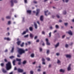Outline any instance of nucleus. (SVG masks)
Here are the masks:
<instances>
[{
  "mask_svg": "<svg viewBox=\"0 0 74 74\" xmlns=\"http://www.w3.org/2000/svg\"><path fill=\"white\" fill-rule=\"evenodd\" d=\"M6 68L7 70H10L11 68V62H8L6 64Z\"/></svg>",
  "mask_w": 74,
  "mask_h": 74,
  "instance_id": "1",
  "label": "nucleus"
},
{
  "mask_svg": "<svg viewBox=\"0 0 74 74\" xmlns=\"http://www.w3.org/2000/svg\"><path fill=\"white\" fill-rule=\"evenodd\" d=\"M18 53L20 55H21L22 53H25V50H23V49H19L18 51Z\"/></svg>",
  "mask_w": 74,
  "mask_h": 74,
  "instance_id": "2",
  "label": "nucleus"
},
{
  "mask_svg": "<svg viewBox=\"0 0 74 74\" xmlns=\"http://www.w3.org/2000/svg\"><path fill=\"white\" fill-rule=\"evenodd\" d=\"M16 60L17 61H19V62L18 63V64L19 65H20L21 64V59H19L18 58H16Z\"/></svg>",
  "mask_w": 74,
  "mask_h": 74,
  "instance_id": "3",
  "label": "nucleus"
},
{
  "mask_svg": "<svg viewBox=\"0 0 74 74\" xmlns=\"http://www.w3.org/2000/svg\"><path fill=\"white\" fill-rule=\"evenodd\" d=\"M18 71L19 73H22V72L23 71V70L20 69H18Z\"/></svg>",
  "mask_w": 74,
  "mask_h": 74,
  "instance_id": "4",
  "label": "nucleus"
},
{
  "mask_svg": "<svg viewBox=\"0 0 74 74\" xmlns=\"http://www.w3.org/2000/svg\"><path fill=\"white\" fill-rule=\"evenodd\" d=\"M46 44L47 45H50V43H49L48 42V39L47 38L46 39Z\"/></svg>",
  "mask_w": 74,
  "mask_h": 74,
  "instance_id": "5",
  "label": "nucleus"
},
{
  "mask_svg": "<svg viewBox=\"0 0 74 74\" xmlns=\"http://www.w3.org/2000/svg\"><path fill=\"white\" fill-rule=\"evenodd\" d=\"M40 19L41 21H42L44 19V16H41L40 17Z\"/></svg>",
  "mask_w": 74,
  "mask_h": 74,
  "instance_id": "6",
  "label": "nucleus"
},
{
  "mask_svg": "<svg viewBox=\"0 0 74 74\" xmlns=\"http://www.w3.org/2000/svg\"><path fill=\"white\" fill-rule=\"evenodd\" d=\"M71 66V64H70L68 68L67 69L68 71H70V70H71V67H70Z\"/></svg>",
  "mask_w": 74,
  "mask_h": 74,
  "instance_id": "7",
  "label": "nucleus"
},
{
  "mask_svg": "<svg viewBox=\"0 0 74 74\" xmlns=\"http://www.w3.org/2000/svg\"><path fill=\"white\" fill-rule=\"evenodd\" d=\"M4 39V40H8V41H10V40H11V39L9 38H5Z\"/></svg>",
  "mask_w": 74,
  "mask_h": 74,
  "instance_id": "8",
  "label": "nucleus"
},
{
  "mask_svg": "<svg viewBox=\"0 0 74 74\" xmlns=\"http://www.w3.org/2000/svg\"><path fill=\"white\" fill-rule=\"evenodd\" d=\"M40 9H37V12L36 13V15L37 16V15L39 13V12H40Z\"/></svg>",
  "mask_w": 74,
  "mask_h": 74,
  "instance_id": "9",
  "label": "nucleus"
},
{
  "mask_svg": "<svg viewBox=\"0 0 74 74\" xmlns=\"http://www.w3.org/2000/svg\"><path fill=\"white\" fill-rule=\"evenodd\" d=\"M42 61L43 62L42 63V64H45V62H44L45 61V59H44V58H42Z\"/></svg>",
  "mask_w": 74,
  "mask_h": 74,
  "instance_id": "10",
  "label": "nucleus"
},
{
  "mask_svg": "<svg viewBox=\"0 0 74 74\" xmlns=\"http://www.w3.org/2000/svg\"><path fill=\"white\" fill-rule=\"evenodd\" d=\"M68 33L70 35H72L73 34L72 33V32H71V31H69L68 32Z\"/></svg>",
  "mask_w": 74,
  "mask_h": 74,
  "instance_id": "11",
  "label": "nucleus"
},
{
  "mask_svg": "<svg viewBox=\"0 0 74 74\" xmlns=\"http://www.w3.org/2000/svg\"><path fill=\"white\" fill-rule=\"evenodd\" d=\"M10 3H11V6H12H12L14 5V4L13 3V0H12L10 1Z\"/></svg>",
  "mask_w": 74,
  "mask_h": 74,
  "instance_id": "12",
  "label": "nucleus"
},
{
  "mask_svg": "<svg viewBox=\"0 0 74 74\" xmlns=\"http://www.w3.org/2000/svg\"><path fill=\"white\" fill-rule=\"evenodd\" d=\"M34 23L35 29H37V24H36V23L35 22H34Z\"/></svg>",
  "mask_w": 74,
  "mask_h": 74,
  "instance_id": "13",
  "label": "nucleus"
},
{
  "mask_svg": "<svg viewBox=\"0 0 74 74\" xmlns=\"http://www.w3.org/2000/svg\"><path fill=\"white\" fill-rule=\"evenodd\" d=\"M66 58H71V55H66Z\"/></svg>",
  "mask_w": 74,
  "mask_h": 74,
  "instance_id": "14",
  "label": "nucleus"
},
{
  "mask_svg": "<svg viewBox=\"0 0 74 74\" xmlns=\"http://www.w3.org/2000/svg\"><path fill=\"white\" fill-rule=\"evenodd\" d=\"M2 71L4 73H7V71L4 70V69H2Z\"/></svg>",
  "mask_w": 74,
  "mask_h": 74,
  "instance_id": "15",
  "label": "nucleus"
},
{
  "mask_svg": "<svg viewBox=\"0 0 74 74\" xmlns=\"http://www.w3.org/2000/svg\"><path fill=\"white\" fill-rule=\"evenodd\" d=\"M48 10H47V11H45V15H46V16H47V15H48V14H47V13H48Z\"/></svg>",
  "mask_w": 74,
  "mask_h": 74,
  "instance_id": "16",
  "label": "nucleus"
},
{
  "mask_svg": "<svg viewBox=\"0 0 74 74\" xmlns=\"http://www.w3.org/2000/svg\"><path fill=\"white\" fill-rule=\"evenodd\" d=\"M60 72H62V73H64V70L62 69H61L60 70Z\"/></svg>",
  "mask_w": 74,
  "mask_h": 74,
  "instance_id": "17",
  "label": "nucleus"
},
{
  "mask_svg": "<svg viewBox=\"0 0 74 74\" xmlns=\"http://www.w3.org/2000/svg\"><path fill=\"white\" fill-rule=\"evenodd\" d=\"M15 62L16 61L15 60H14L13 61L12 63L14 66H15Z\"/></svg>",
  "mask_w": 74,
  "mask_h": 74,
  "instance_id": "18",
  "label": "nucleus"
},
{
  "mask_svg": "<svg viewBox=\"0 0 74 74\" xmlns=\"http://www.w3.org/2000/svg\"><path fill=\"white\" fill-rule=\"evenodd\" d=\"M59 43H57V44L55 45V47L56 48V47H58V46H59Z\"/></svg>",
  "mask_w": 74,
  "mask_h": 74,
  "instance_id": "19",
  "label": "nucleus"
},
{
  "mask_svg": "<svg viewBox=\"0 0 74 74\" xmlns=\"http://www.w3.org/2000/svg\"><path fill=\"white\" fill-rule=\"evenodd\" d=\"M27 13H29V14H31V12H32V11H31V10H28L27 11Z\"/></svg>",
  "mask_w": 74,
  "mask_h": 74,
  "instance_id": "20",
  "label": "nucleus"
},
{
  "mask_svg": "<svg viewBox=\"0 0 74 74\" xmlns=\"http://www.w3.org/2000/svg\"><path fill=\"white\" fill-rule=\"evenodd\" d=\"M14 47H13L12 48V49L11 50V52H12L14 51Z\"/></svg>",
  "mask_w": 74,
  "mask_h": 74,
  "instance_id": "21",
  "label": "nucleus"
},
{
  "mask_svg": "<svg viewBox=\"0 0 74 74\" xmlns=\"http://www.w3.org/2000/svg\"><path fill=\"white\" fill-rule=\"evenodd\" d=\"M21 41H18L17 42V44H18V45H20V44L21 43Z\"/></svg>",
  "mask_w": 74,
  "mask_h": 74,
  "instance_id": "22",
  "label": "nucleus"
},
{
  "mask_svg": "<svg viewBox=\"0 0 74 74\" xmlns=\"http://www.w3.org/2000/svg\"><path fill=\"white\" fill-rule=\"evenodd\" d=\"M30 37L32 38H33V35L32 34H30Z\"/></svg>",
  "mask_w": 74,
  "mask_h": 74,
  "instance_id": "23",
  "label": "nucleus"
},
{
  "mask_svg": "<svg viewBox=\"0 0 74 74\" xmlns=\"http://www.w3.org/2000/svg\"><path fill=\"white\" fill-rule=\"evenodd\" d=\"M29 29L30 31H32V30H33V28H32V27H29Z\"/></svg>",
  "mask_w": 74,
  "mask_h": 74,
  "instance_id": "24",
  "label": "nucleus"
},
{
  "mask_svg": "<svg viewBox=\"0 0 74 74\" xmlns=\"http://www.w3.org/2000/svg\"><path fill=\"white\" fill-rule=\"evenodd\" d=\"M6 19H10V18H11V17L9 16H8L6 17Z\"/></svg>",
  "mask_w": 74,
  "mask_h": 74,
  "instance_id": "25",
  "label": "nucleus"
},
{
  "mask_svg": "<svg viewBox=\"0 0 74 74\" xmlns=\"http://www.w3.org/2000/svg\"><path fill=\"white\" fill-rule=\"evenodd\" d=\"M23 64H25L26 63V61H23Z\"/></svg>",
  "mask_w": 74,
  "mask_h": 74,
  "instance_id": "26",
  "label": "nucleus"
},
{
  "mask_svg": "<svg viewBox=\"0 0 74 74\" xmlns=\"http://www.w3.org/2000/svg\"><path fill=\"white\" fill-rule=\"evenodd\" d=\"M34 54H32L31 55V56L33 58V57H34Z\"/></svg>",
  "mask_w": 74,
  "mask_h": 74,
  "instance_id": "27",
  "label": "nucleus"
},
{
  "mask_svg": "<svg viewBox=\"0 0 74 74\" xmlns=\"http://www.w3.org/2000/svg\"><path fill=\"white\" fill-rule=\"evenodd\" d=\"M57 63H58V64H60V61L59 60H58Z\"/></svg>",
  "mask_w": 74,
  "mask_h": 74,
  "instance_id": "28",
  "label": "nucleus"
},
{
  "mask_svg": "<svg viewBox=\"0 0 74 74\" xmlns=\"http://www.w3.org/2000/svg\"><path fill=\"white\" fill-rule=\"evenodd\" d=\"M23 44H24V42H23L21 45V47H23Z\"/></svg>",
  "mask_w": 74,
  "mask_h": 74,
  "instance_id": "29",
  "label": "nucleus"
},
{
  "mask_svg": "<svg viewBox=\"0 0 74 74\" xmlns=\"http://www.w3.org/2000/svg\"><path fill=\"white\" fill-rule=\"evenodd\" d=\"M26 32L25 31H24L23 32V33L22 34L23 35V34H26Z\"/></svg>",
  "mask_w": 74,
  "mask_h": 74,
  "instance_id": "30",
  "label": "nucleus"
},
{
  "mask_svg": "<svg viewBox=\"0 0 74 74\" xmlns=\"http://www.w3.org/2000/svg\"><path fill=\"white\" fill-rule=\"evenodd\" d=\"M10 59H12V58H14V56H12L10 57Z\"/></svg>",
  "mask_w": 74,
  "mask_h": 74,
  "instance_id": "31",
  "label": "nucleus"
},
{
  "mask_svg": "<svg viewBox=\"0 0 74 74\" xmlns=\"http://www.w3.org/2000/svg\"><path fill=\"white\" fill-rule=\"evenodd\" d=\"M46 59H47V60L48 61L50 60V58H47Z\"/></svg>",
  "mask_w": 74,
  "mask_h": 74,
  "instance_id": "32",
  "label": "nucleus"
},
{
  "mask_svg": "<svg viewBox=\"0 0 74 74\" xmlns=\"http://www.w3.org/2000/svg\"><path fill=\"white\" fill-rule=\"evenodd\" d=\"M11 22L10 21H8V25H10L11 24Z\"/></svg>",
  "mask_w": 74,
  "mask_h": 74,
  "instance_id": "33",
  "label": "nucleus"
},
{
  "mask_svg": "<svg viewBox=\"0 0 74 74\" xmlns=\"http://www.w3.org/2000/svg\"><path fill=\"white\" fill-rule=\"evenodd\" d=\"M56 28H57V29H58V28H59V26H58V25H56Z\"/></svg>",
  "mask_w": 74,
  "mask_h": 74,
  "instance_id": "34",
  "label": "nucleus"
},
{
  "mask_svg": "<svg viewBox=\"0 0 74 74\" xmlns=\"http://www.w3.org/2000/svg\"><path fill=\"white\" fill-rule=\"evenodd\" d=\"M63 14H66V11H64L63 12Z\"/></svg>",
  "mask_w": 74,
  "mask_h": 74,
  "instance_id": "35",
  "label": "nucleus"
},
{
  "mask_svg": "<svg viewBox=\"0 0 74 74\" xmlns=\"http://www.w3.org/2000/svg\"><path fill=\"white\" fill-rule=\"evenodd\" d=\"M49 50H47V54H49Z\"/></svg>",
  "mask_w": 74,
  "mask_h": 74,
  "instance_id": "36",
  "label": "nucleus"
},
{
  "mask_svg": "<svg viewBox=\"0 0 74 74\" xmlns=\"http://www.w3.org/2000/svg\"><path fill=\"white\" fill-rule=\"evenodd\" d=\"M1 66H2V67H3V66H4V64L1 63Z\"/></svg>",
  "mask_w": 74,
  "mask_h": 74,
  "instance_id": "37",
  "label": "nucleus"
},
{
  "mask_svg": "<svg viewBox=\"0 0 74 74\" xmlns=\"http://www.w3.org/2000/svg\"><path fill=\"white\" fill-rule=\"evenodd\" d=\"M30 73L31 74H33V71H31L30 72Z\"/></svg>",
  "mask_w": 74,
  "mask_h": 74,
  "instance_id": "38",
  "label": "nucleus"
},
{
  "mask_svg": "<svg viewBox=\"0 0 74 74\" xmlns=\"http://www.w3.org/2000/svg\"><path fill=\"white\" fill-rule=\"evenodd\" d=\"M49 37H50L51 36V32H50L49 34Z\"/></svg>",
  "mask_w": 74,
  "mask_h": 74,
  "instance_id": "39",
  "label": "nucleus"
},
{
  "mask_svg": "<svg viewBox=\"0 0 74 74\" xmlns=\"http://www.w3.org/2000/svg\"><path fill=\"white\" fill-rule=\"evenodd\" d=\"M14 2L15 3H17L18 2L17 1H16V0H14Z\"/></svg>",
  "mask_w": 74,
  "mask_h": 74,
  "instance_id": "40",
  "label": "nucleus"
},
{
  "mask_svg": "<svg viewBox=\"0 0 74 74\" xmlns=\"http://www.w3.org/2000/svg\"><path fill=\"white\" fill-rule=\"evenodd\" d=\"M68 47V45L66 44L65 45V47H66V48H67Z\"/></svg>",
  "mask_w": 74,
  "mask_h": 74,
  "instance_id": "41",
  "label": "nucleus"
},
{
  "mask_svg": "<svg viewBox=\"0 0 74 74\" xmlns=\"http://www.w3.org/2000/svg\"><path fill=\"white\" fill-rule=\"evenodd\" d=\"M42 34H45V32H44V31H42Z\"/></svg>",
  "mask_w": 74,
  "mask_h": 74,
  "instance_id": "42",
  "label": "nucleus"
},
{
  "mask_svg": "<svg viewBox=\"0 0 74 74\" xmlns=\"http://www.w3.org/2000/svg\"><path fill=\"white\" fill-rule=\"evenodd\" d=\"M56 55L57 56H59V53H56Z\"/></svg>",
  "mask_w": 74,
  "mask_h": 74,
  "instance_id": "43",
  "label": "nucleus"
},
{
  "mask_svg": "<svg viewBox=\"0 0 74 74\" xmlns=\"http://www.w3.org/2000/svg\"><path fill=\"white\" fill-rule=\"evenodd\" d=\"M17 57H18V58H20V57H21V56L19 54L17 55Z\"/></svg>",
  "mask_w": 74,
  "mask_h": 74,
  "instance_id": "44",
  "label": "nucleus"
},
{
  "mask_svg": "<svg viewBox=\"0 0 74 74\" xmlns=\"http://www.w3.org/2000/svg\"><path fill=\"white\" fill-rule=\"evenodd\" d=\"M28 35H25V36H24V37H28Z\"/></svg>",
  "mask_w": 74,
  "mask_h": 74,
  "instance_id": "45",
  "label": "nucleus"
},
{
  "mask_svg": "<svg viewBox=\"0 0 74 74\" xmlns=\"http://www.w3.org/2000/svg\"><path fill=\"white\" fill-rule=\"evenodd\" d=\"M39 49H40V51H42V48H39Z\"/></svg>",
  "mask_w": 74,
  "mask_h": 74,
  "instance_id": "46",
  "label": "nucleus"
},
{
  "mask_svg": "<svg viewBox=\"0 0 74 74\" xmlns=\"http://www.w3.org/2000/svg\"><path fill=\"white\" fill-rule=\"evenodd\" d=\"M14 70H17V68H16V67H14Z\"/></svg>",
  "mask_w": 74,
  "mask_h": 74,
  "instance_id": "47",
  "label": "nucleus"
},
{
  "mask_svg": "<svg viewBox=\"0 0 74 74\" xmlns=\"http://www.w3.org/2000/svg\"><path fill=\"white\" fill-rule=\"evenodd\" d=\"M24 2L25 3H27V0H24Z\"/></svg>",
  "mask_w": 74,
  "mask_h": 74,
  "instance_id": "48",
  "label": "nucleus"
},
{
  "mask_svg": "<svg viewBox=\"0 0 74 74\" xmlns=\"http://www.w3.org/2000/svg\"><path fill=\"white\" fill-rule=\"evenodd\" d=\"M67 23H64V25L65 26H67Z\"/></svg>",
  "mask_w": 74,
  "mask_h": 74,
  "instance_id": "49",
  "label": "nucleus"
},
{
  "mask_svg": "<svg viewBox=\"0 0 74 74\" xmlns=\"http://www.w3.org/2000/svg\"><path fill=\"white\" fill-rule=\"evenodd\" d=\"M4 61L5 62H7V60L6 59H4Z\"/></svg>",
  "mask_w": 74,
  "mask_h": 74,
  "instance_id": "50",
  "label": "nucleus"
},
{
  "mask_svg": "<svg viewBox=\"0 0 74 74\" xmlns=\"http://www.w3.org/2000/svg\"><path fill=\"white\" fill-rule=\"evenodd\" d=\"M28 29H26V31H25L26 32H28Z\"/></svg>",
  "mask_w": 74,
  "mask_h": 74,
  "instance_id": "51",
  "label": "nucleus"
},
{
  "mask_svg": "<svg viewBox=\"0 0 74 74\" xmlns=\"http://www.w3.org/2000/svg\"><path fill=\"white\" fill-rule=\"evenodd\" d=\"M57 17L58 18H59V16L58 15H57Z\"/></svg>",
  "mask_w": 74,
  "mask_h": 74,
  "instance_id": "52",
  "label": "nucleus"
},
{
  "mask_svg": "<svg viewBox=\"0 0 74 74\" xmlns=\"http://www.w3.org/2000/svg\"><path fill=\"white\" fill-rule=\"evenodd\" d=\"M65 36V35H63V36H62V38H64V37Z\"/></svg>",
  "mask_w": 74,
  "mask_h": 74,
  "instance_id": "53",
  "label": "nucleus"
},
{
  "mask_svg": "<svg viewBox=\"0 0 74 74\" xmlns=\"http://www.w3.org/2000/svg\"><path fill=\"white\" fill-rule=\"evenodd\" d=\"M68 1H69V0H65V1L66 3H67Z\"/></svg>",
  "mask_w": 74,
  "mask_h": 74,
  "instance_id": "54",
  "label": "nucleus"
},
{
  "mask_svg": "<svg viewBox=\"0 0 74 74\" xmlns=\"http://www.w3.org/2000/svg\"><path fill=\"white\" fill-rule=\"evenodd\" d=\"M4 19L3 18H1V20H2V21H4Z\"/></svg>",
  "mask_w": 74,
  "mask_h": 74,
  "instance_id": "55",
  "label": "nucleus"
},
{
  "mask_svg": "<svg viewBox=\"0 0 74 74\" xmlns=\"http://www.w3.org/2000/svg\"><path fill=\"white\" fill-rule=\"evenodd\" d=\"M34 3H35V4H36V3H37V2H36V1H34Z\"/></svg>",
  "mask_w": 74,
  "mask_h": 74,
  "instance_id": "56",
  "label": "nucleus"
},
{
  "mask_svg": "<svg viewBox=\"0 0 74 74\" xmlns=\"http://www.w3.org/2000/svg\"><path fill=\"white\" fill-rule=\"evenodd\" d=\"M7 51H8L7 49H6L5 51V52H7Z\"/></svg>",
  "mask_w": 74,
  "mask_h": 74,
  "instance_id": "57",
  "label": "nucleus"
},
{
  "mask_svg": "<svg viewBox=\"0 0 74 74\" xmlns=\"http://www.w3.org/2000/svg\"><path fill=\"white\" fill-rule=\"evenodd\" d=\"M39 41V40H36V42H38Z\"/></svg>",
  "mask_w": 74,
  "mask_h": 74,
  "instance_id": "58",
  "label": "nucleus"
},
{
  "mask_svg": "<svg viewBox=\"0 0 74 74\" xmlns=\"http://www.w3.org/2000/svg\"><path fill=\"white\" fill-rule=\"evenodd\" d=\"M38 71H41V70H40V69H38Z\"/></svg>",
  "mask_w": 74,
  "mask_h": 74,
  "instance_id": "59",
  "label": "nucleus"
},
{
  "mask_svg": "<svg viewBox=\"0 0 74 74\" xmlns=\"http://www.w3.org/2000/svg\"><path fill=\"white\" fill-rule=\"evenodd\" d=\"M50 29H52L53 28H52V27H50Z\"/></svg>",
  "mask_w": 74,
  "mask_h": 74,
  "instance_id": "60",
  "label": "nucleus"
},
{
  "mask_svg": "<svg viewBox=\"0 0 74 74\" xmlns=\"http://www.w3.org/2000/svg\"><path fill=\"white\" fill-rule=\"evenodd\" d=\"M37 38V36H36L34 38L35 39H36Z\"/></svg>",
  "mask_w": 74,
  "mask_h": 74,
  "instance_id": "61",
  "label": "nucleus"
},
{
  "mask_svg": "<svg viewBox=\"0 0 74 74\" xmlns=\"http://www.w3.org/2000/svg\"><path fill=\"white\" fill-rule=\"evenodd\" d=\"M28 44H30V42H28Z\"/></svg>",
  "mask_w": 74,
  "mask_h": 74,
  "instance_id": "62",
  "label": "nucleus"
},
{
  "mask_svg": "<svg viewBox=\"0 0 74 74\" xmlns=\"http://www.w3.org/2000/svg\"><path fill=\"white\" fill-rule=\"evenodd\" d=\"M9 74H12V72H11Z\"/></svg>",
  "mask_w": 74,
  "mask_h": 74,
  "instance_id": "63",
  "label": "nucleus"
},
{
  "mask_svg": "<svg viewBox=\"0 0 74 74\" xmlns=\"http://www.w3.org/2000/svg\"><path fill=\"white\" fill-rule=\"evenodd\" d=\"M72 22H74V19H73L72 20Z\"/></svg>",
  "mask_w": 74,
  "mask_h": 74,
  "instance_id": "64",
  "label": "nucleus"
}]
</instances>
